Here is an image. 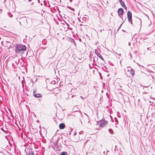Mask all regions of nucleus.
<instances>
[{"label":"nucleus","instance_id":"obj_1","mask_svg":"<svg viewBox=\"0 0 155 155\" xmlns=\"http://www.w3.org/2000/svg\"><path fill=\"white\" fill-rule=\"evenodd\" d=\"M15 48V51L16 54H22L26 51V46L22 44H17Z\"/></svg>","mask_w":155,"mask_h":155},{"label":"nucleus","instance_id":"obj_2","mask_svg":"<svg viewBox=\"0 0 155 155\" xmlns=\"http://www.w3.org/2000/svg\"><path fill=\"white\" fill-rule=\"evenodd\" d=\"M25 152L27 155H34V151L32 148H26Z\"/></svg>","mask_w":155,"mask_h":155},{"label":"nucleus","instance_id":"obj_3","mask_svg":"<svg viewBox=\"0 0 155 155\" xmlns=\"http://www.w3.org/2000/svg\"><path fill=\"white\" fill-rule=\"evenodd\" d=\"M99 122L101 123V124H99L100 127H104L108 124L107 121L105 120L104 119H101L99 121Z\"/></svg>","mask_w":155,"mask_h":155},{"label":"nucleus","instance_id":"obj_4","mask_svg":"<svg viewBox=\"0 0 155 155\" xmlns=\"http://www.w3.org/2000/svg\"><path fill=\"white\" fill-rule=\"evenodd\" d=\"M127 16L129 22H130L131 24H132V14L131 12L129 11H128L127 12Z\"/></svg>","mask_w":155,"mask_h":155},{"label":"nucleus","instance_id":"obj_5","mask_svg":"<svg viewBox=\"0 0 155 155\" xmlns=\"http://www.w3.org/2000/svg\"><path fill=\"white\" fill-rule=\"evenodd\" d=\"M57 51V48L55 47L53 48H51V57H53L55 55Z\"/></svg>","mask_w":155,"mask_h":155},{"label":"nucleus","instance_id":"obj_6","mask_svg":"<svg viewBox=\"0 0 155 155\" xmlns=\"http://www.w3.org/2000/svg\"><path fill=\"white\" fill-rule=\"evenodd\" d=\"M94 52L96 55L99 57V58H100L103 61V62H105V61L104 60L101 54L97 51L96 49L95 50Z\"/></svg>","mask_w":155,"mask_h":155},{"label":"nucleus","instance_id":"obj_7","mask_svg":"<svg viewBox=\"0 0 155 155\" xmlns=\"http://www.w3.org/2000/svg\"><path fill=\"white\" fill-rule=\"evenodd\" d=\"M33 95L36 97H42L41 94L37 93L36 90H34L33 91Z\"/></svg>","mask_w":155,"mask_h":155},{"label":"nucleus","instance_id":"obj_8","mask_svg":"<svg viewBox=\"0 0 155 155\" xmlns=\"http://www.w3.org/2000/svg\"><path fill=\"white\" fill-rule=\"evenodd\" d=\"M117 12L119 15H122L124 12L123 9L121 8H119Z\"/></svg>","mask_w":155,"mask_h":155},{"label":"nucleus","instance_id":"obj_9","mask_svg":"<svg viewBox=\"0 0 155 155\" xmlns=\"http://www.w3.org/2000/svg\"><path fill=\"white\" fill-rule=\"evenodd\" d=\"M119 1L121 6L125 9H127V7L125 5L124 2H123L122 0H119Z\"/></svg>","mask_w":155,"mask_h":155},{"label":"nucleus","instance_id":"obj_10","mask_svg":"<svg viewBox=\"0 0 155 155\" xmlns=\"http://www.w3.org/2000/svg\"><path fill=\"white\" fill-rule=\"evenodd\" d=\"M65 126L63 123L60 124L59 125V127L60 129H63L65 128Z\"/></svg>","mask_w":155,"mask_h":155},{"label":"nucleus","instance_id":"obj_11","mask_svg":"<svg viewBox=\"0 0 155 155\" xmlns=\"http://www.w3.org/2000/svg\"><path fill=\"white\" fill-rule=\"evenodd\" d=\"M21 19L23 21H26L27 23H28V21L31 20L30 18L26 19L25 17H24L21 18Z\"/></svg>","mask_w":155,"mask_h":155},{"label":"nucleus","instance_id":"obj_12","mask_svg":"<svg viewBox=\"0 0 155 155\" xmlns=\"http://www.w3.org/2000/svg\"><path fill=\"white\" fill-rule=\"evenodd\" d=\"M130 74L133 76L134 75V71L133 70L132 68H130Z\"/></svg>","mask_w":155,"mask_h":155},{"label":"nucleus","instance_id":"obj_13","mask_svg":"<svg viewBox=\"0 0 155 155\" xmlns=\"http://www.w3.org/2000/svg\"><path fill=\"white\" fill-rule=\"evenodd\" d=\"M2 44V45H4V44H6V43L8 44V43H9V42L7 41H2L1 42Z\"/></svg>","mask_w":155,"mask_h":155},{"label":"nucleus","instance_id":"obj_14","mask_svg":"<svg viewBox=\"0 0 155 155\" xmlns=\"http://www.w3.org/2000/svg\"><path fill=\"white\" fill-rule=\"evenodd\" d=\"M94 64L93 63H92L91 64H89V68L91 69H92V68H93V65Z\"/></svg>","mask_w":155,"mask_h":155},{"label":"nucleus","instance_id":"obj_15","mask_svg":"<svg viewBox=\"0 0 155 155\" xmlns=\"http://www.w3.org/2000/svg\"><path fill=\"white\" fill-rule=\"evenodd\" d=\"M60 155H68L66 152H63L60 154Z\"/></svg>","mask_w":155,"mask_h":155},{"label":"nucleus","instance_id":"obj_16","mask_svg":"<svg viewBox=\"0 0 155 155\" xmlns=\"http://www.w3.org/2000/svg\"><path fill=\"white\" fill-rule=\"evenodd\" d=\"M1 130H2L3 132L6 134L7 133V132L6 130H4L3 128L1 127Z\"/></svg>","mask_w":155,"mask_h":155},{"label":"nucleus","instance_id":"obj_17","mask_svg":"<svg viewBox=\"0 0 155 155\" xmlns=\"http://www.w3.org/2000/svg\"><path fill=\"white\" fill-rule=\"evenodd\" d=\"M8 15L10 17H13V15L11 14L10 12H8Z\"/></svg>","mask_w":155,"mask_h":155},{"label":"nucleus","instance_id":"obj_18","mask_svg":"<svg viewBox=\"0 0 155 155\" xmlns=\"http://www.w3.org/2000/svg\"><path fill=\"white\" fill-rule=\"evenodd\" d=\"M42 43L44 45H45L46 44V40H43L42 41Z\"/></svg>","mask_w":155,"mask_h":155},{"label":"nucleus","instance_id":"obj_19","mask_svg":"<svg viewBox=\"0 0 155 155\" xmlns=\"http://www.w3.org/2000/svg\"><path fill=\"white\" fill-rule=\"evenodd\" d=\"M130 68H130V67H127L126 68V70L128 71V72H130Z\"/></svg>","mask_w":155,"mask_h":155},{"label":"nucleus","instance_id":"obj_20","mask_svg":"<svg viewBox=\"0 0 155 155\" xmlns=\"http://www.w3.org/2000/svg\"><path fill=\"white\" fill-rule=\"evenodd\" d=\"M2 38H5V39H7V38H8V37H6V36H4L3 35H2Z\"/></svg>","mask_w":155,"mask_h":155},{"label":"nucleus","instance_id":"obj_21","mask_svg":"<svg viewBox=\"0 0 155 155\" xmlns=\"http://www.w3.org/2000/svg\"><path fill=\"white\" fill-rule=\"evenodd\" d=\"M94 61L96 60L97 61L98 60V58L97 57H94Z\"/></svg>","mask_w":155,"mask_h":155},{"label":"nucleus","instance_id":"obj_22","mask_svg":"<svg viewBox=\"0 0 155 155\" xmlns=\"http://www.w3.org/2000/svg\"><path fill=\"white\" fill-rule=\"evenodd\" d=\"M110 130H111V131H112V130L111 129H109L108 130V131H109V132H110V133H111V132L110 131Z\"/></svg>","mask_w":155,"mask_h":155},{"label":"nucleus","instance_id":"obj_23","mask_svg":"<svg viewBox=\"0 0 155 155\" xmlns=\"http://www.w3.org/2000/svg\"><path fill=\"white\" fill-rule=\"evenodd\" d=\"M98 63L99 64H100L101 65H102L103 64V63H99L98 62Z\"/></svg>","mask_w":155,"mask_h":155},{"label":"nucleus","instance_id":"obj_24","mask_svg":"<svg viewBox=\"0 0 155 155\" xmlns=\"http://www.w3.org/2000/svg\"><path fill=\"white\" fill-rule=\"evenodd\" d=\"M122 24H121L120 26V27L119 28V29L120 27L121 26V25H122Z\"/></svg>","mask_w":155,"mask_h":155},{"label":"nucleus","instance_id":"obj_25","mask_svg":"<svg viewBox=\"0 0 155 155\" xmlns=\"http://www.w3.org/2000/svg\"><path fill=\"white\" fill-rule=\"evenodd\" d=\"M28 1L29 2H31L32 1V0H28Z\"/></svg>","mask_w":155,"mask_h":155},{"label":"nucleus","instance_id":"obj_26","mask_svg":"<svg viewBox=\"0 0 155 155\" xmlns=\"http://www.w3.org/2000/svg\"><path fill=\"white\" fill-rule=\"evenodd\" d=\"M69 1H70V2H72V0H69Z\"/></svg>","mask_w":155,"mask_h":155},{"label":"nucleus","instance_id":"obj_27","mask_svg":"<svg viewBox=\"0 0 155 155\" xmlns=\"http://www.w3.org/2000/svg\"><path fill=\"white\" fill-rule=\"evenodd\" d=\"M95 61H94V60H93V62L94 63Z\"/></svg>","mask_w":155,"mask_h":155},{"label":"nucleus","instance_id":"obj_28","mask_svg":"<svg viewBox=\"0 0 155 155\" xmlns=\"http://www.w3.org/2000/svg\"><path fill=\"white\" fill-rule=\"evenodd\" d=\"M79 134H81V132H80L79 133Z\"/></svg>","mask_w":155,"mask_h":155},{"label":"nucleus","instance_id":"obj_29","mask_svg":"<svg viewBox=\"0 0 155 155\" xmlns=\"http://www.w3.org/2000/svg\"><path fill=\"white\" fill-rule=\"evenodd\" d=\"M80 97H81V98H82V99H83V97H82L81 96H80Z\"/></svg>","mask_w":155,"mask_h":155},{"label":"nucleus","instance_id":"obj_30","mask_svg":"<svg viewBox=\"0 0 155 155\" xmlns=\"http://www.w3.org/2000/svg\"><path fill=\"white\" fill-rule=\"evenodd\" d=\"M74 95H73V96H72V97H74Z\"/></svg>","mask_w":155,"mask_h":155},{"label":"nucleus","instance_id":"obj_31","mask_svg":"<svg viewBox=\"0 0 155 155\" xmlns=\"http://www.w3.org/2000/svg\"><path fill=\"white\" fill-rule=\"evenodd\" d=\"M147 50H148V49H149V48H147Z\"/></svg>","mask_w":155,"mask_h":155},{"label":"nucleus","instance_id":"obj_32","mask_svg":"<svg viewBox=\"0 0 155 155\" xmlns=\"http://www.w3.org/2000/svg\"><path fill=\"white\" fill-rule=\"evenodd\" d=\"M20 24H21V22H20Z\"/></svg>","mask_w":155,"mask_h":155},{"label":"nucleus","instance_id":"obj_33","mask_svg":"<svg viewBox=\"0 0 155 155\" xmlns=\"http://www.w3.org/2000/svg\"><path fill=\"white\" fill-rule=\"evenodd\" d=\"M122 20H123V18L122 17Z\"/></svg>","mask_w":155,"mask_h":155},{"label":"nucleus","instance_id":"obj_34","mask_svg":"<svg viewBox=\"0 0 155 155\" xmlns=\"http://www.w3.org/2000/svg\"><path fill=\"white\" fill-rule=\"evenodd\" d=\"M75 135V133H74V135Z\"/></svg>","mask_w":155,"mask_h":155},{"label":"nucleus","instance_id":"obj_35","mask_svg":"<svg viewBox=\"0 0 155 155\" xmlns=\"http://www.w3.org/2000/svg\"><path fill=\"white\" fill-rule=\"evenodd\" d=\"M154 45H155V43L154 44Z\"/></svg>","mask_w":155,"mask_h":155}]
</instances>
